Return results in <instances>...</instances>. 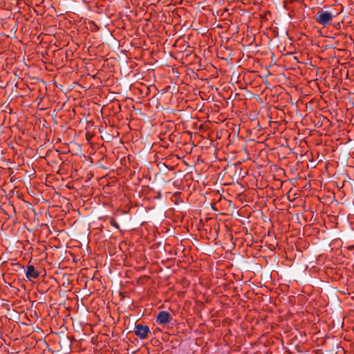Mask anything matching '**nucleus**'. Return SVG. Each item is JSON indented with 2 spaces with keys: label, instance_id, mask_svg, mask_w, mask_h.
I'll return each mask as SVG.
<instances>
[{
  "label": "nucleus",
  "instance_id": "obj_3",
  "mask_svg": "<svg viewBox=\"0 0 354 354\" xmlns=\"http://www.w3.org/2000/svg\"><path fill=\"white\" fill-rule=\"evenodd\" d=\"M170 315L167 311H160L158 313L156 317V322L158 324H165L169 322Z\"/></svg>",
  "mask_w": 354,
  "mask_h": 354
},
{
  "label": "nucleus",
  "instance_id": "obj_4",
  "mask_svg": "<svg viewBox=\"0 0 354 354\" xmlns=\"http://www.w3.org/2000/svg\"><path fill=\"white\" fill-rule=\"evenodd\" d=\"M39 276V272L37 271L32 265H28L26 268V277L29 280L31 279H37Z\"/></svg>",
  "mask_w": 354,
  "mask_h": 354
},
{
  "label": "nucleus",
  "instance_id": "obj_5",
  "mask_svg": "<svg viewBox=\"0 0 354 354\" xmlns=\"http://www.w3.org/2000/svg\"><path fill=\"white\" fill-rule=\"evenodd\" d=\"M111 224L113 226H114V227H117V228H118V227H119L118 224V223H117V222H116L115 220H113V219H111Z\"/></svg>",
  "mask_w": 354,
  "mask_h": 354
},
{
  "label": "nucleus",
  "instance_id": "obj_2",
  "mask_svg": "<svg viewBox=\"0 0 354 354\" xmlns=\"http://www.w3.org/2000/svg\"><path fill=\"white\" fill-rule=\"evenodd\" d=\"M149 332V328L147 326H144L142 324L136 325L134 328V333L136 335L139 337L141 339L147 338Z\"/></svg>",
  "mask_w": 354,
  "mask_h": 354
},
{
  "label": "nucleus",
  "instance_id": "obj_1",
  "mask_svg": "<svg viewBox=\"0 0 354 354\" xmlns=\"http://www.w3.org/2000/svg\"><path fill=\"white\" fill-rule=\"evenodd\" d=\"M335 16L331 11L321 9L317 12L315 19L317 23L326 27L332 23Z\"/></svg>",
  "mask_w": 354,
  "mask_h": 354
}]
</instances>
